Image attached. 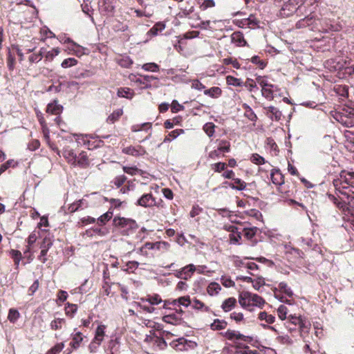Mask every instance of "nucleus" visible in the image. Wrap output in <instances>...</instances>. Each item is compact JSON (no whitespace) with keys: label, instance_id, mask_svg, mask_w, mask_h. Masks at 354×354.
<instances>
[{"label":"nucleus","instance_id":"nucleus-53","mask_svg":"<svg viewBox=\"0 0 354 354\" xmlns=\"http://www.w3.org/2000/svg\"><path fill=\"white\" fill-rule=\"evenodd\" d=\"M151 128V124L149 122H145L141 124H135L131 127V131L133 132L140 131L143 129H149Z\"/></svg>","mask_w":354,"mask_h":354},{"label":"nucleus","instance_id":"nucleus-18","mask_svg":"<svg viewBox=\"0 0 354 354\" xmlns=\"http://www.w3.org/2000/svg\"><path fill=\"white\" fill-rule=\"evenodd\" d=\"M62 156L67 160L68 163L71 164L73 166V164L75 163L77 156L74 150L70 149L69 147H65L63 149Z\"/></svg>","mask_w":354,"mask_h":354},{"label":"nucleus","instance_id":"nucleus-37","mask_svg":"<svg viewBox=\"0 0 354 354\" xmlns=\"http://www.w3.org/2000/svg\"><path fill=\"white\" fill-rule=\"evenodd\" d=\"M218 149L221 153H228L230 151V142L226 140H218Z\"/></svg>","mask_w":354,"mask_h":354},{"label":"nucleus","instance_id":"nucleus-10","mask_svg":"<svg viewBox=\"0 0 354 354\" xmlns=\"http://www.w3.org/2000/svg\"><path fill=\"white\" fill-rule=\"evenodd\" d=\"M284 248L285 254L288 258L293 261L304 258V254L301 250L294 248L290 245H285Z\"/></svg>","mask_w":354,"mask_h":354},{"label":"nucleus","instance_id":"nucleus-12","mask_svg":"<svg viewBox=\"0 0 354 354\" xmlns=\"http://www.w3.org/2000/svg\"><path fill=\"white\" fill-rule=\"evenodd\" d=\"M319 22L321 26L319 30L324 32L338 31L339 30V26L337 24H333L332 21L328 19H319Z\"/></svg>","mask_w":354,"mask_h":354},{"label":"nucleus","instance_id":"nucleus-63","mask_svg":"<svg viewBox=\"0 0 354 354\" xmlns=\"http://www.w3.org/2000/svg\"><path fill=\"white\" fill-rule=\"evenodd\" d=\"M59 53H60V51L58 48H53L51 50L48 51L46 53V55H45L46 59H48V60H53V58L55 56L58 55Z\"/></svg>","mask_w":354,"mask_h":354},{"label":"nucleus","instance_id":"nucleus-14","mask_svg":"<svg viewBox=\"0 0 354 354\" xmlns=\"http://www.w3.org/2000/svg\"><path fill=\"white\" fill-rule=\"evenodd\" d=\"M98 5L100 12L105 15L111 14L114 10L111 0H99Z\"/></svg>","mask_w":354,"mask_h":354},{"label":"nucleus","instance_id":"nucleus-6","mask_svg":"<svg viewBox=\"0 0 354 354\" xmlns=\"http://www.w3.org/2000/svg\"><path fill=\"white\" fill-rule=\"evenodd\" d=\"M169 345L171 348L178 351L192 350L197 346L196 342L184 337H180L177 339L173 340L170 342Z\"/></svg>","mask_w":354,"mask_h":354},{"label":"nucleus","instance_id":"nucleus-60","mask_svg":"<svg viewBox=\"0 0 354 354\" xmlns=\"http://www.w3.org/2000/svg\"><path fill=\"white\" fill-rule=\"evenodd\" d=\"M277 313L279 317L281 320H284L287 318L288 309L284 305H280L277 309Z\"/></svg>","mask_w":354,"mask_h":354},{"label":"nucleus","instance_id":"nucleus-2","mask_svg":"<svg viewBox=\"0 0 354 354\" xmlns=\"http://www.w3.org/2000/svg\"><path fill=\"white\" fill-rule=\"evenodd\" d=\"M316 0H288L284 1L279 11L280 16L288 17L296 13L297 16H302L307 13L306 8L313 6Z\"/></svg>","mask_w":354,"mask_h":354},{"label":"nucleus","instance_id":"nucleus-38","mask_svg":"<svg viewBox=\"0 0 354 354\" xmlns=\"http://www.w3.org/2000/svg\"><path fill=\"white\" fill-rule=\"evenodd\" d=\"M184 132L183 129H176L171 131L164 139L163 142H170Z\"/></svg>","mask_w":354,"mask_h":354},{"label":"nucleus","instance_id":"nucleus-32","mask_svg":"<svg viewBox=\"0 0 354 354\" xmlns=\"http://www.w3.org/2000/svg\"><path fill=\"white\" fill-rule=\"evenodd\" d=\"M191 304L192 301L189 296L180 297L173 301L174 305L183 306L184 307H188Z\"/></svg>","mask_w":354,"mask_h":354},{"label":"nucleus","instance_id":"nucleus-50","mask_svg":"<svg viewBox=\"0 0 354 354\" xmlns=\"http://www.w3.org/2000/svg\"><path fill=\"white\" fill-rule=\"evenodd\" d=\"M142 68L146 71L157 72L159 71V66L156 63L150 62L143 64Z\"/></svg>","mask_w":354,"mask_h":354},{"label":"nucleus","instance_id":"nucleus-62","mask_svg":"<svg viewBox=\"0 0 354 354\" xmlns=\"http://www.w3.org/2000/svg\"><path fill=\"white\" fill-rule=\"evenodd\" d=\"M271 90L272 88H269L268 86L265 87L264 88H261L262 95L269 100H272L274 97V95H273Z\"/></svg>","mask_w":354,"mask_h":354},{"label":"nucleus","instance_id":"nucleus-16","mask_svg":"<svg viewBox=\"0 0 354 354\" xmlns=\"http://www.w3.org/2000/svg\"><path fill=\"white\" fill-rule=\"evenodd\" d=\"M270 178L272 183L276 185H281L284 183L283 176L279 169H272L270 173Z\"/></svg>","mask_w":354,"mask_h":354},{"label":"nucleus","instance_id":"nucleus-56","mask_svg":"<svg viewBox=\"0 0 354 354\" xmlns=\"http://www.w3.org/2000/svg\"><path fill=\"white\" fill-rule=\"evenodd\" d=\"M77 64V59H75V58L69 57V58L65 59L61 64V66L64 68H67L69 67L74 66Z\"/></svg>","mask_w":354,"mask_h":354},{"label":"nucleus","instance_id":"nucleus-17","mask_svg":"<svg viewBox=\"0 0 354 354\" xmlns=\"http://www.w3.org/2000/svg\"><path fill=\"white\" fill-rule=\"evenodd\" d=\"M151 343L158 350H164L167 348V344L162 337H158L155 333L152 335L151 337Z\"/></svg>","mask_w":354,"mask_h":354},{"label":"nucleus","instance_id":"nucleus-44","mask_svg":"<svg viewBox=\"0 0 354 354\" xmlns=\"http://www.w3.org/2000/svg\"><path fill=\"white\" fill-rule=\"evenodd\" d=\"M215 124L212 122H207L204 124L203 129L209 137H212L215 132Z\"/></svg>","mask_w":354,"mask_h":354},{"label":"nucleus","instance_id":"nucleus-33","mask_svg":"<svg viewBox=\"0 0 354 354\" xmlns=\"http://www.w3.org/2000/svg\"><path fill=\"white\" fill-rule=\"evenodd\" d=\"M221 290V286L216 282L210 283L207 288V293L211 296L218 294Z\"/></svg>","mask_w":354,"mask_h":354},{"label":"nucleus","instance_id":"nucleus-46","mask_svg":"<svg viewBox=\"0 0 354 354\" xmlns=\"http://www.w3.org/2000/svg\"><path fill=\"white\" fill-rule=\"evenodd\" d=\"M227 83L229 85L234 86H243V82L241 79L236 78L232 76H227L226 78Z\"/></svg>","mask_w":354,"mask_h":354},{"label":"nucleus","instance_id":"nucleus-42","mask_svg":"<svg viewBox=\"0 0 354 354\" xmlns=\"http://www.w3.org/2000/svg\"><path fill=\"white\" fill-rule=\"evenodd\" d=\"M227 325V324L225 320L216 319L214 321L210 326L212 330H221L224 329Z\"/></svg>","mask_w":354,"mask_h":354},{"label":"nucleus","instance_id":"nucleus-52","mask_svg":"<svg viewBox=\"0 0 354 354\" xmlns=\"http://www.w3.org/2000/svg\"><path fill=\"white\" fill-rule=\"evenodd\" d=\"M66 305L67 306L65 308L66 315L73 317L77 310V306L76 304H72L69 303H67Z\"/></svg>","mask_w":354,"mask_h":354},{"label":"nucleus","instance_id":"nucleus-7","mask_svg":"<svg viewBox=\"0 0 354 354\" xmlns=\"http://www.w3.org/2000/svg\"><path fill=\"white\" fill-rule=\"evenodd\" d=\"M77 136L78 137L77 140H80V137H82L84 145H87L88 149L100 147L103 145V141L98 139L100 137L95 134H86Z\"/></svg>","mask_w":354,"mask_h":354},{"label":"nucleus","instance_id":"nucleus-1","mask_svg":"<svg viewBox=\"0 0 354 354\" xmlns=\"http://www.w3.org/2000/svg\"><path fill=\"white\" fill-rule=\"evenodd\" d=\"M333 183L337 193L346 196L348 201H338L333 194H328L329 200L350 213V207H354V171H342L339 178L334 179Z\"/></svg>","mask_w":354,"mask_h":354},{"label":"nucleus","instance_id":"nucleus-25","mask_svg":"<svg viewBox=\"0 0 354 354\" xmlns=\"http://www.w3.org/2000/svg\"><path fill=\"white\" fill-rule=\"evenodd\" d=\"M117 95L120 97H125L131 100L134 96V92L130 88L124 87L118 88Z\"/></svg>","mask_w":354,"mask_h":354},{"label":"nucleus","instance_id":"nucleus-61","mask_svg":"<svg viewBox=\"0 0 354 354\" xmlns=\"http://www.w3.org/2000/svg\"><path fill=\"white\" fill-rule=\"evenodd\" d=\"M10 254L15 261V266H18L21 259V253L19 250H12Z\"/></svg>","mask_w":354,"mask_h":354},{"label":"nucleus","instance_id":"nucleus-45","mask_svg":"<svg viewBox=\"0 0 354 354\" xmlns=\"http://www.w3.org/2000/svg\"><path fill=\"white\" fill-rule=\"evenodd\" d=\"M20 314L19 311L15 308H10L9 310L8 319L11 323H15L19 319Z\"/></svg>","mask_w":354,"mask_h":354},{"label":"nucleus","instance_id":"nucleus-23","mask_svg":"<svg viewBox=\"0 0 354 354\" xmlns=\"http://www.w3.org/2000/svg\"><path fill=\"white\" fill-rule=\"evenodd\" d=\"M232 42L238 46H244L246 41L241 32H234L231 35Z\"/></svg>","mask_w":354,"mask_h":354},{"label":"nucleus","instance_id":"nucleus-3","mask_svg":"<svg viewBox=\"0 0 354 354\" xmlns=\"http://www.w3.org/2000/svg\"><path fill=\"white\" fill-rule=\"evenodd\" d=\"M113 225L123 236L133 234L138 227L135 220L121 216L113 218Z\"/></svg>","mask_w":354,"mask_h":354},{"label":"nucleus","instance_id":"nucleus-41","mask_svg":"<svg viewBox=\"0 0 354 354\" xmlns=\"http://www.w3.org/2000/svg\"><path fill=\"white\" fill-rule=\"evenodd\" d=\"M298 326L299 328L301 335H302L304 333H308L310 328V323L306 319L302 318Z\"/></svg>","mask_w":354,"mask_h":354},{"label":"nucleus","instance_id":"nucleus-21","mask_svg":"<svg viewBox=\"0 0 354 354\" xmlns=\"http://www.w3.org/2000/svg\"><path fill=\"white\" fill-rule=\"evenodd\" d=\"M63 106L60 104H58L56 101L53 103H50L48 104L46 108V112L48 113H50L53 115H60L62 112Z\"/></svg>","mask_w":354,"mask_h":354},{"label":"nucleus","instance_id":"nucleus-5","mask_svg":"<svg viewBox=\"0 0 354 354\" xmlns=\"http://www.w3.org/2000/svg\"><path fill=\"white\" fill-rule=\"evenodd\" d=\"M313 9H307L305 16L304 18L301 19L296 23V28H304L308 27L311 30H319L318 28V21L319 20V18L317 17V15L315 14V10Z\"/></svg>","mask_w":354,"mask_h":354},{"label":"nucleus","instance_id":"nucleus-47","mask_svg":"<svg viewBox=\"0 0 354 354\" xmlns=\"http://www.w3.org/2000/svg\"><path fill=\"white\" fill-rule=\"evenodd\" d=\"M139 263L136 261H129L125 268H122V270L127 272H133L135 270H136L138 268Z\"/></svg>","mask_w":354,"mask_h":354},{"label":"nucleus","instance_id":"nucleus-24","mask_svg":"<svg viewBox=\"0 0 354 354\" xmlns=\"http://www.w3.org/2000/svg\"><path fill=\"white\" fill-rule=\"evenodd\" d=\"M84 336L81 332H77L74 334H72V341L70 343V346L73 349H77L80 346L81 342L84 339Z\"/></svg>","mask_w":354,"mask_h":354},{"label":"nucleus","instance_id":"nucleus-34","mask_svg":"<svg viewBox=\"0 0 354 354\" xmlns=\"http://www.w3.org/2000/svg\"><path fill=\"white\" fill-rule=\"evenodd\" d=\"M258 231L257 227H244L243 230V236L248 240H252Z\"/></svg>","mask_w":354,"mask_h":354},{"label":"nucleus","instance_id":"nucleus-26","mask_svg":"<svg viewBox=\"0 0 354 354\" xmlns=\"http://www.w3.org/2000/svg\"><path fill=\"white\" fill-rule=\"evenodd\" d=\"M113 216V210L111 208L102 215H101L97 219V223L99 225L103 226Z\"/></svg>","mask_w":354,"mask_h":354},{"label":"nucleus","instance_id":"nucleus-19","mask_svg":"<svg viewBox=\"0 0 354 354\" xmlns=\"http://www.w3.org/2000/svg\"><path fill=\"white\" fill-rule=\"evenodd\" d=\"M105 329L106 326L104 324H100L97 327L95 330V337L93 339L94 342H97V344H101V343L102 342L105 335Z\"/></svg>","mask_w":354,"mask_h":354},{"label":"nucleus","instance_id":"nucleus-36","mask_svg":"<svg viewBox=\"0 0 354 354\" xmlns=\"http://www.w3.org/2000/svg\"><path fill=\"white\" fill-rule=\"evenodd\" d=\"M123 111L121 109H118L114 111L106 119L108 123L113 124L122 115Z\"/></svg>","mask_w":354,"mask_h":354},{"label":"nucleus","instance_id":"nucleus-35","mask_svg":"<svg viewBox=\"0 0 354 354\" xmlns=\"http://www.w3.org/2000/svg\"><path fill=\"white\" fill-rule=\"evenodd\" d=\"M165 25L162 22L156 23L147 32L148 35L156 36L159 32L163 30Z\"/></svg>","mask_w":354,"mask_h":354},{"label":"nucleus","instance_id":"nucleus-54","mask_svg":"<svg viewBox=\"0 0 354 354\" xmlns=\"http://www.w3.org/2000/svg\"><path fill=\"white\" fill-rule=\"evenodd\" d=\"M249 216L256 218L257 221H262L263 216L260 211L256 209H251L245 212Z\"/></svg>","mask_w":354,"mask_h":354},{"label":"nucleus","instance_id":"nucleus-48","mask_svg":"<svg viewBox=\"0 0 354 354\" xmlns=\"http://www.w3.org/2000/svg\"><path fill=\"white\" fill-rule=\"evenodd\" d=\"M66 321L62 318H57L53 320L50 322V328L53 330H58L60 329L62 326V324H65Z\"/></svg>","mask_w":354,"mask_h":354},{"label":"nucleus","instance_id":"nucleus-29","mask_svg":"<svg viewBox=\"0 0 354 354\" xmlns=\"http://www.w3.org/2000/svg\"><path fill=\"white\" fill-rule=\"evenodd\" d=\"M46 235L43 238V241L41 243L40 248L46 249L48 250L53 245V238L50 236V233L45 232Z\"/></svg>","mask_w":354,"mask_h":354},{"label":"nucleus","instance_id":"nucleus-30","mask_svg":"<svg viewBox=\"0 0 354 354\" xmlns=\"http://www.w3.org/2000/svg\"><path fill=\"white\" fill-rule=\"evenodd\" d=\"M236 302L235 298L230 297L223 302L221 308L225 312L230 311L234 307Z\"/></svg>","mask_w":354,"mask_h":354},{"label":"nucleus","instance_id":"nucleus-8","mask_svg":"<svg viewBox=\"0 0 354 354\" xmlns=\"http://www.w3.org/2000/svg\"><path fill=\"white\" fill-rule=\"evenodd\" d=\"M122 152L134 157L142 156L147 153L145 149L139 145L124 147L122 149Z\"/></svg>","mask_w":354,"mask_h":354},{"label":"nucleus","instance_id":"nucleus-39","mask_svg":"<svg viewBox=\"0 0 354 354\" xmlns=\"http://www.w3.org/2000/svg\"><path fill=\"white\" fill-rule=\"evenodd\" d=\"M204 94L212 97H218L221 94V89L219 87L214 86L205 90Z\"/></svg>","mask_w":354,"mask_h":354},{"label":"nucleus","instance_id":"nucleus-64","mask_svg":"<svg viewBox=\"0 0 354 354\" xmlns=\"http://www.w3.org/2000/svg\"><path fill=\"white\" fill-rule=\"evenodd\" d=\"M245 21L247 22L246 24L252 28H254L255 26H258L259 24L258 19L253 15H250L249 17L245 19Z\"/></svg>","mask_w":354,"mask_h":354},{"label":"nucleus","instance_id":"nucleus-9","mask_svg":"<svg viewBox=\"0 0 354 354\" xmlns=\"http://www.w3.org/2000/svg\"><path fill=\"white\" fill-rule=\"evenodd\" d=\"M224 337L229 340L241 339L243 342L250 343L252 341V337L250 336L244 335L239 331L227 330L224 333Z\"/></svg>","mask_w":354,"mask_h":354},{"label":"nucleus","instance_id":"nucleus-4","mask_svg":"<svg viewBox=\"0 0 354 354\" xmlns=\"http://www.w3.org/2000/svg\"><path fill=\"white\" fill-rule=\"evenodd\" d=\"M240 305L245 308L252 310V307L257 306L262 308L266 301L257 294H254L248 291L242 292L239 295V299Z\"/></svg>","mask_w":354,"mask_h":354},{"label":"nucleus","instance_id":"nucleus-13","mask_svg":"<svg viewBox=\"0 0 354 354\" xmlns=\"http://www.w3.org/2000/svg\"><path fill=\"white\" fill-rule=\"evenodd\" d=\"M89 165V160L86 152L82 151L76 156L75 163L73 164V167H79L80 168H86Z\"/></svg>","mask_w":354,"mask_h":354},{"label":"nucleus","instance_id":"nucleus-43","mask_svg":"<svg viewBox=\"0 0 354 354\" xmlns=\"http://www.w3.org/2000/svg\"><path fill=\"white\" fill-rule=\"evenodd\" d=\"M192 308L196 310H203L205 312L209 311V308L205 306V304L200 300L195 299L191 304Z\"/></svg>","mask_w":354,"mask_h":354},{"label":"nucleus","instance_id":"nucleus-55","mask_svg":"<svg viewBox=\"0 0 354 354\" xmlns=\"http://www.w3.org/2000/svg\"><path fill=\"white\" fill-rule=\"evenodd\" d=\"M96 220L95 218L91 216H86L82 218L80 221L77 223V225L79 227H84L88 224H91L95 223Z\"/></svg>","mask_w":354,"mask_h":354},{"label":"nucleus","instance_id":"nucleus-59","mask_svg":"<svg viewBox=\"0 0 354 354\" xmlns=\"http://www.w3.org/2000/svg\"><path fill=\"white\" fill-rule=\"evenodd\" d=\"M250 160L256 165H263L266 162L265 158L258 153H253Z\"/></svg>","mask_w":354,"mask_h":354},{"label":"nucleus","instance_id":"nucleus-57","mask_svg":"<svg viewBox=\"0 0 354 354\" xmlns=\"http://www.w3.org/2000/svg\"><path fill=\"white\" fill-rule=\"evenodd\" d=\"M64 348V343L61 342L55 344L50 350L47 351L46 354H58Z\"/></svg>","mask_w":354,"mask_h":354},{"label":"nucleus","instance_id":"nucleus-20","mask_svg":"<svg viewBox=\"0 0 354 354\" xmlns=\"http://www.w3.org/2000/svg\"><path fill=\"white\" fill-rule=\"evenodd\" d=\"M288 322H287L286 327L290 331H292L295 329L296 326H298L300 323L302 317L301 316H297L295 315H290L288 317Z\"/></svg>","mask_w":354,"mask_h":354},{"label":"nucleus","instance_id":"nucleus-15","mask_svg":"<svg viewBox=\"0 0 354 354\" xmlns=\"http://www.w3.org/2000/svg\"><path fill=\"white\" fill-rule=\"evenodd\" d=\"M264 109L266 110V115L271 120H275L276 121L281 120L282 114L277 108L273 106H270Z\"/></svg>","mask_w":354,"mask_h":354},{"label":"nucleus","instance_id":"nucleus-58","mask_svg":"<svg viewBox=\"0 0 354 354\" xmlns=\"http://www.w3.org/2000/svg\"><path fill=\"white\" fill-rule=\"evenodd\" d=\"M230 243L231 244H240L239 241L241 239V232L230 233L229 235Z\"/></svg>","mask_w":354,"mask_h":354},{"label":"nucleus","instance_id":"nucleus-11","mask_svg":"<svg viewBox=\"0 0 354 354\" xmlns=\"http://www.w3.org/2000/svg\"><path fill=\"white\" fill-rule=\"evenodd\" d=\"M136 205L144 207H151L156 205V200L152 194H145L137 200Z\"/></svg>","mask_w":354,"mask_h":354},{"label":"nucleus","instance_id":"nucleus-31","mask_svg":"<svg viewBox=\"0 0 354 354\" xmlns=\"http://www.w3.org/2000/svg\"><path fill=\"white\" fill-rule=\"evenodd\" d=\"M298 242L300 243H303L304 245H306V246H308L309 248H312L313 250H317V249H319V248L318 247L317 244L315 243L312 239L310 238H304V237H300L299 239H298Z\"/></svg>","mask_w":354,"mask_h":354},{"label":"nucleus","instance_id":"nucleus-28","mask_svg":"<svg viewBox=\"0 0 354 354\" xmlns=\"http://www.w3.org/2000/svg\"><path fill=\"white\" fill-rule=\"evenodd\" d=\"M140 301L142 302L147 301L151 305H158L162 301V299L158 294L148 295L147 298H140Z\"/></svg>","mask_w":354,"mask_h":354},{"label":"nucleus","instance_id":"nucleus-51","mask_svg":"<svg viewBox=\"0 0 354 354\" xmlns=\"http://www.w3.org/2000/svg\"><path fill=\"white\" fill-rule=\"evenodd\" d=\"M126 180L127 177L124 175H120L114 178V179L111 181V183L113 184V185L117 188H120Z\"/></svg>","mask_w":354,"mask_h":354},{"label":"nucleus","instance_id":"nucleus-22","mask_svg":"<svg viewBox=\"0 0 354 354\" xmlns=\"http://www.w3.org/2000/svg\"><path fill=\"white\" fill-rule=\"evenodd\" d=\"M183 280H189L196 271V266L190 263L182 268Z\"/></svg>","mask_w":354,"mask_h":354},{"label":"nucleus","instance_id":"nucleus-40","mask_svg":"<svg viewBox=\"0 0 354 354\" xmlns=\"http://www.w3.org/2000/svg\"><path fill=\"white\" fill-rule=\"evenodd\" d=\"M258 318L261 321H266V322H267L268 324H272L275 321L274 316L269 315L265 311L259 313Z\"/></svg>","mask_w":354,"mask_h":354},{"label":"nucleus","instance_id":"nucleus-27","mask_svg":"<svg viewBox=\"0 0 354 354\" xmlns=\"http://www.w3.org/2000/svg\"><path fill=\"white\" fill-rule=\"evenodd\" d=\"M87 206L86 201L83 199L79 200L72 204L68 207V211L71 213L75 212L76 211L83 209Z\"/></svg>","mask_w":354,"mask_h":354},{"label":"nucleus","instance_id":"nucleus-49","mask_svg":"<svg viewBox=\"0 0 354 354\" xmlns=\"http://www.w3.org/2000/svg\"><path fill=\"white\" fill-rule=\"evenodd\" d=\"M279 289L288 297H292L293 292L286 282H281L278 286Z\"/></svg>","mask_w":354,"mask_h":354}]
</instances>
